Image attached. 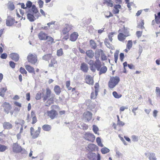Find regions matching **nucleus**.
Wrapping results in <instances>:
<instances>
[{
	"instance_id": "34",
	"label": "nucleus",
	"mask_w": 160,
	"mask_h": 160,
	"mask_svg": "<svg viewBox=\"0 0 160 160\" xmlns=\"http://www.w3.org/2000/svg\"><path fill=\"white\" fill-rule=\"evenodd\" d=\"M33 14L30 13L29 12H28L27 14L28 19L30 21L33 22L34 21L35 18L33 16Z\"/></svg>"
},
{
	"instance_id": "32",
	"label": "nucleus",
	"mask_w": 160,
	"mask_h": 160,
	"mask_svg": "<svg viewBox=\"0 0 160 160\" xmlns=\"http://www.w3.org/2000/svg\"><path fill=\"white\" fill-rule=\"evenodd\" d=\"M48 44H52L54 42L53 38L50 36L47 35V37L45 38V40Z\"/></svg>"
},
{
	"instance_id": "20",
	"label": "nucleus",
	"mask_w": 160,
	"mask_h": 160,
	"mask_svg": "<svg viewBox=\"0 0 160 160\" xmlns=\"http://www.w3.org/2000/svg\"><path fill=\"white\" fill-rule=\"evenodd\" d=\"M78 35L76 32H74L70 35V40L72 41H75L77 39Z\"/></svg>"
},
{
	"instance_id": "56",
	"label": "nucleus",
	"mask_w": 160,
	"mask_h": 160,
	"mask_svg": "<svg viewBox=\"0 0 160 160\" xmlns=\"http://www.w3.org/2000/svg\"><path fill=\"white\" fill-rule=\"evenodd\" d=\"M112 16H113V15L110 12H108L106 13L105 17L106 18H109L111 17Z\"/></svg>"
},
{
	"instance_id": "51",
	"label": "nucleus",
	"mask_w": 160,
	"mask_h": 160,
	"mask_svg": "<svg viewBox=\"0 0 160 160\" xmlns=\"http://www.w3.org/2000/svg\"><path fill=\"white\" fill-rule=\"evenodd\" d=\"M26 8H30L32 6V3L30 1H28L26 4Z\"/></svg>"
},
{
	"instance_id": "27",
	"label": "nucleus",
	"mask_w": 160,
	"mask_h": 160,
	"mask_svg": "<svg viewBox=\"0 0 160 160\" xmlns=\"http://www.w3.org/2000/svg\"><path fill=\"white\" fill-rule=\"evenodd\" d=\"M121 6L120 5H115L112 11L114 14H117L119 12V9L121 8Z\"/></svg>"
},
{
	"instance_id": "8",
	"label": "nucleus",
	"mask_w": 160,
	"mask_h": 160,
	"mask_svg": "<svg viewBox=\"0 0 160 160\" xmlns=\"http://www.w3.org/2000/svg\"><path fill=\"white\" fill-rule=\"evenodd\" d=\"M30 133L32 138L33 139H35L38 138L40 133L41 128L40 127H38V130L34 131V128L32 127L30 128Z\"/></svg>"
},
{
	"instance_id": "42",
	"label": "nucleus",
	"mask_w": 160,
	"mask_h": 160,
	"mask_svg": "<svg viewBox=\"0 0 160 160\" xmlns=\"http://www.w3.org/2000/svg\"><path fill=\"white\" fill-rule=\"evenodd\" d=\"M96 145L93 144H90L88 146V148L91 151H93Z\"/></svg>"
},
{
	"instance_id": "48",
	"label": "nucleus",
	"mask_w": 160,
	"mask_h": 160,
	"mask_svg": "<svg viewBox=\"0 0 160 160\" xmlns=\"http://www.w3.org/2000/svg\"><path fill=\"white\" fill-rule=\"evenodd\" d=\"M99 84L98 82H96L95 83L94 88L95 89V92H98L99 91Z\"/></svg>"
},
{
	"instance_id": "14",
	"label": "nucleus",
	"mask_w": 160,
	"mask_h": 160,
	"mask_svg": "<svg viewBox=\"0 0 160 160\" xmlns=\"http://www.w3.org/2000/svg\"><path fill=\"white\" fill-rule=\"evenodd\" d=\"M4 111L7 114L9 113L12 109V106L10 104L6 102H4L2 105Z\"/></svg>"
},
{
	"instance_id": "4",
	"label": "nucleus",
	"mask_w": 160,
	"mask_h": 160,
	"mask_svg": "<svg viewBox=\"0 0 160 160\" xmlns=\"http://www.w3.org/2000/svg\"><path fill=\"white\" fill-rule=\"evenodd\" d=\"M72 26L71 25L66 24L65 27L63 28L62 30L61 35L64 36L62 39L64 40H67L69 37V32L72 28Z\"/></svg>"
},
{
	"instance_id": "13",
	"label": "nucleus",
	"mask_w": 160,
	"mask_h": 160,
	"mask_svg": "<svg viewBox=\"0 0 160 160\" xmlns=\"http://www.w3.org/2000/svg\"><path fill=\"white\" fill-rule=\"evenodd\" d=\"M12 149L13 151L15 153L20 152L22 151V147L17 143H15L13 144Z\"/></svg>"
},
{
	"instance_id": "19",
	"label": "nucleus",
	"mask_w": 160,
	"mask_h": 160,
	"mask_svg": "<svg viewBox=\"0 0 160 160\" xmlns=\"http://www.w3.org/2000/svg\"><path fill=\"white\" fill-rule=\"evenodd\" d=\"M48 34L43 31H41L38 34V37L41 40H45Z\"/></svg>"
},
{
	"instance_id": "6",
	"label": "nucleus",
	"mask_w": 160,
	"mask_h": 160,
	"mask_svg": "<svg viewBox=\"0 0 160 160\" xmlns=\"http://www.w3.org/2000/svg\"><path fill=\"white\" fill-rule=\"evenodd\" d=\"M120 81L119 77L117 76L111 77L108 83V86L111 88H114Z\"/></svg>"
},
{
	"instance_id": "16",
	"label": "nucleus",
	"mask_w": 160,
	"mask_h": 160,
	"mask_svg": "<svg viewBox=\"0 0 160 160\" xmlns=\"http://www.w3.org/2000/svg\"><path fill=\"white\" fill-rule=\"evenodd\" d=\"M49 67H53L56 70L57 69L58 67V62L57 60L55 58H53L51 60L50 62L48 64Z\"/></svg>"
},
{
	"instance_id": "33",
	"label": "nucleus",
	"mask_w": 160,
	"mask_h": 160,
	"mask_svg": "<svg viewBox=\"0 0 160 160\" xmlns=\"http://www.w3.org/2000/svg\"><path fill=\"white\" fill-rule=\"evenodd\" d=\"M103 4L106 5L107 6L112 7L113 6V1L111 0H103Z\"/></svg>"
},
{
	"instance_id": "59",
	"label": "nucleus",
	"mask_w": 160,
	"mask_h": 160,
	"mask_svg": "<svg viewBox=\"0 0 160 160\" xmlns=\"http://www.w3.org/2000/svg\"><path fill=\"white\" fill-rule=\"evenodd\" d=\"M142 32L140 31H137L136 32V35L138 38L140 37L142 34Z\"/></svg>"
},
{
	"instance_id": "29",
	"label": "nucleus",
	"mask_w": 160,
	"mask_h": 160,
	"mask_svg": "<svg viewBox=\"0 0 160 160\" xmlns=\"http://www.w3.org/2000/svg\"><path fill=\"white\" fill-rule=\"evenodd\" d=\"M85 53L87 56L90 58H92L94 56V52L92 50L87 51Z\"/></svg>"
},
{
	"instance_id": "22",
	"label": "nucleus",
	"mask_w": 160,
	"mask_h": 160,
	"mask_svg": "<svg viewBox=\"0 0 160 160\" xmlns=\"http://www.w3.org/2000/svg\"><path fill=\"white\" fill-rule=\"evenodd\" d=\"M25 122L22 119H18V121L15 122V123L17 124H21V127L20 128L19 133H22V132L23 130V125L24 124Z\"/></svg>"
},
{
	"instance_id": "31",
	"label": "nucleus",
	"mask_w": 160,
	"mask_h": 160,
	"mask_svg": "<svg viewBox=\"0 0 160 160\" xmlns=\"http://www.w3.org/2000/svg\"><path fill=\"white\" fill-rule=\"evenodd\" d=\"M42 128L44 131L49 132L51 130L52 127L50 125L46 124L42 126Z\"/></svg>"
},
{
	"instance_id": "55",
	"label": "nucleus",
	"mask_w": 160,
	"mask_h": 160,
	"mask_svg": "<svg viewBox=\"0 0 160 160\" xmlns=\"http://www.w3.org/2000/svg\"><path fill=\"white\" fill-rule=\"evenodd\" d=\"M38 3L40 8H41L43 7L44 4V2L43 1L41 0H38Z\"/></svg>"
},
{
	"instance_id": "47",
	"label": "nucleus",
	"mask_w": 160,
	"mask_h": 160,
	"mask_svg": "<svg viewBox=\"0 0 160 160\" xmlns=\"http://www.w3.org/2000/svg\"><path fill=\"white\" fill-rule=\"evenodd\" d=\"M19 71L22 74H25V75L27 74V71L23 68H22V67H20L19 69Z\"/></svg>"
},
{
	"instance_id": "49",
	"label": "nucleus",
	"mask_w": 160,
	"mask_h": 160,
	"mask_svg": "<svg viewBox=\"0 0 160 160\" xmlns=\"http://www.w3.org/2000/svg\"><path fill=\"white\" fill-rule=\"evenodd\" d=\"M150 156L149 158L150 160H156V158L155 156V154L154 153H150Z\"/></svg>"
},
{
	"instance_id": "3",
	"label": "nucleus",
	"mask_w": 160,
	"mask_h": 160,
	"mask_svg": "<svg viewBox=\"0 0 160 160\" xmlns=\"http://www.w3.org/2000/svg\"><path fill=\"white\" fill-rule=\"evenodd\" d=\"M88 64L90 65L91 70L93 72L95 71L96 68L97 69V70L99 71V75L105 73L107 70V68L105 66H103L100 68L101 66L98 70V68L96 66L95 62H94V61L92 60H90L88 62Z\"/></svg>"
},
{
	"instance_id": "21",
	"label": "nucleus",
	"mask_w": 160,
	"mask_h": 160,
	"mask_svg": "<svg viewBox=\"0 0 160 160\" xmlns=\"http://www.w3.org/2000/svg\"><path fill=\"white\" fill-rule=\"evenodd\" d=\"M132 46V42L131 40H128L126 44V48L124 51L127 53L128 52L131 48Z\"/></svg>"
},
{
	"instance_id": "12",
	"label": "nucleus",
	"mask_w": 160,
	"mask_h": 160,
	"mask_svg": "<svg viewBox=\"0 0 160 160\" xmlns=\"http://www.w3.org/2000/svg\"><path fill=\"white\" fill-rule=\"evenodd\" d=\"M84 138L86 140L91 142H93L95 139L94 135L89 132H87L84 134Z\"/></svg>"
},
{
	"instance_id": "61",
	"label": "nucleus",
	"mask_w": 160,
	"mask_h": 160,
	"mask_svg": "<svg viewBox=\"0 0 160 160\" xmlns=\"http://www.w3.org/2000/svg\"><path fill=\"white\" fill-rule=\"evenodd\" d=\"M14 103L15 106L18 107L19 108H20L22 107L21 104L18 102L15 101L14 102Z\"/></svg>"
},
{
	"instance_id": "44",
	"label": "nucleus",
	"mask_w": 160,
	"mask_h": 160,
	"mask_svg": "<svg viewBox=\"0 0 160 160\" xmlns=\"http://www.w3.org/2000/svg\"><path fill=\"white\" fill-rule=\"evenodd\" d=\"M115 33L114 32H110L108 35V37L110 41L112 42V37H113L114 35L115 34Z\"/></svg>"
},
{
	"instance_id": "17",
	"label": "nucleus",
	"mask_w": 160,
	"mask_h": 160,
	"mask_svg": "<svg viewBox=\"0 0 160 160\" xmlns=\"http://www.w3.org/2000/svg\"><path fill=\"white\" fill-rule=\"evenodd\" d=\"M17 21H15L14 19L10 17H8L6 21V24L7 26H11L15 23H17Z\"/></svg>"
},
{
	"instance_id": "64",
	"label": "nucleus",
	"mask_w": 160,
	"mask_h": 160,
	"mask_svg": "<svg viewBox=\"0 0 160 160\" xmlns=\"http://www.w3.org/2000/svg\"><path fill=\"white\" fill-rule=\"evenodd\" d=\"M158 112L156 110H155L153 112V115L154 117L156 118Z\"/></svg>"
},
{
	"instance_id": "11",
	"label": "nucleus",
	"mask_w": 160,
	"mask_h": 160,
	"mask_svg": "<svg viewBox=\"0 0 160 160\" xmlns=\"http://www.w3.org/2000/svg\"><path fill=\"white\" fill-rule=\"evenodd\" d=\"M130 36L129 32H124V33H120L118 34V40L121 42H123L127 37Z\"/></svg>"
},
{
	"instance_id": "35",
	"label": "nucleus",
	"mask_w": 160,
	"mask_h": 160,
	"mask_svg": "<svg viewBox=\"0 0 160 160\" xmlns=\"http://www.w3.org/2000/svg\"><path fill=\"white\" fill-rule=\"evenodd\" d=\"M104 44L108 48L111 49L112 48L113 46L112 44L109 42L108 39L105 38L104 40Z\"/></svg>"
},
{
	"instance_id": "30",
	"label": "nucleus",
	"mask_w": 160,
	"mask_h": 160,
	"mask_svg": "<svg viewBox=\"0 0 160 160\" xmlns=\"http://www.w3.org/2000/svg\"><path fill=\"white\" fill-rule=\"evenodd\" d=\"M28 12L32 13V14H36L38 13V11L35 5H33L32 7V8L28 10Z\"/></svg>"
},
{
	"instance_id": "24",
	"label": "nucleus",
	"mask_w": 160,
	"mask_h": 160,
	"mask_svg": "<svg viewBox=\"0 0 160 160\" xmlns=\"http://www.w3.org/2000/svg\"><path fill=\"white\" fill-rule=\"evenodd\" d=\"M81 70L85 72H87L88 70V65L84 62L81 63L80 67Z\"/></svg>"
},
{
	"instance_id": "62",
	"label": "nucleus",
	"mask_w": 160,
	"mask_h": 160,
	"mask_svg": "<svg viewBox=\"0 0 160 160\" xmlns=\"http://www.w3.org/2000/svg\"><path fill=\"white\" fill-rule=\"evenodd\" d=\"M55 22V21H52L51 22H50L48 23H47V26H48L50 28V26L52 25H54Z\"/></svg>"
},
{
	"instance_id": "36",
	"label": "nucleus",
	"mask_w": 160,
	"mask_h": 160,
	"mask_svg": "<svg viewBox=\"0 0 160 160\" xmlns=\"http://www.w3.org/2000/svg\"><path fill=\"white\" fill-rule=\"evenodd\" d=\"M7 90V89L6 87L0 88V96L2 97H4L5 92Z\"/></svg>"
},
{
	"instance_id": "53",
	"label": "nucleus",
	"mask_w": 160,
	"mask_h": 160,
	"mask_svg": "<svg viewBox=\"0 0 160 160\" xmlns=\"http://www.w3.org/2000/svg\"><path fill=\"white\" fill-rule=\"evenodd\" d=\"M92 129L94 132L96 134L97 133V132L98 130V127L95 125H93L92 126Z\"/></svg>"
},
{
	"instance_id": "63",
	"label": "nucleus",
	"mask_w": 160,
	"mask_h": 160,
	"mask_svg": "<svg viewBox=\"0 0 160 160\" xmlns=\"http://www.w3.org/2000/svg\"><path fill=\"white\" fill-rule=\"evenodd\" d=\"M26 99L27 101H29L30 99V93H27L26 95Z\"/></svg>"
},
{
	"instance_id": "7",
	"label": "nucleus",
	"mask_w": 160,
	"mask_h": 160,
	"mask_svg": "<svg viewBox=\"0 0 160 160\" xmlns=\"http://www.w3.org/2000/svg\"><path fill=\"white\" fill-rule=\"evenodd\" d=\"M27 58L28 62L33 64H35L38 61L37 56L35 54L29 53Z\"/></svg>"
},
{
	"instance_id": "45",
	"label": "nucleus",
	"mask_w": 160,
	"mask_h": 160,
	"mask_svg": "<svg viewBox=\"0 0 160 160\" xmlns=\"http://www.w3.org/2000/svg\"><path fill=\"white\" fill-rule=\"evenodd\" d=\"M7 148L6 146L0 144V152H3Z\"/></svg>"
},
{
	"instance_id": "39",
	"label": "nucleus",
	"mask_w": 160,
	"mask_h": 160,
	"mask_svg": "<svg viewBox=\"0 0 160 160\" xmlns=\"http://www.w3.org/2000/svg\"><path fill=\"white\" fill-rule=\"evenodd\" d=\"M101 152L102 154H105L108 152L110 150L109 149L106 147H104L101 149Z\"/></svg>"
},
{
	"instance_id": "25",
	"label": "nucleus",
	"mask_w": 160,
	"mask_h": 160,
	"mask_svg": "<svg viewBox=\"0 0 160 160\" xmlns=\"http://www.w3.org/2000/svg\"><path fill=\"white\" fill-rule=\"evenodd\" d=\"M26 69L30 73H32L33 74H35L34 68L30 65H26L25 66Z\"/></svg>"
},
{
	"instance_id": "26",
	"label": "nucleus",
	"mask_w": 160,
	"mask_h": 160,
	"mask_svg": "<svg viewBox=\"0 0 160 160\" xmlns=\"http://www.w3.org/2000/svg\"><path fill=\"white\" fill-rule=\"evenodd\" d=\"M31 114L32 120V121L31 123L32 124H33L37 122V119L36 116L35 112L34 111H32L31 112Z\"/></svg>"
},
{
	"instance_id": "54",
	"label": "nucleus",
	"mask_w": 160,
	"mask_h": 160,
	"mask_svg": "<svg viewBox=\"0 0 160 160\" xmlns=\"http://www.w3.org/2000/svg\"><path fill=\"white\" fill-rule=\"evenodd\" d=\"M41 93L40 92H38L37 93L36 97L35 98L37 100H40L41 98Z\"/></svg>"
},
{
	"instance_id": "37",
	"label": "nucleus",
	"mask_w": 160,
	"mask_h": 160,
	"mask_svg": "<svg viewBox=\"0 0 160 160\" xmlns=\"http://www.w3.org/2000/svg\"><path fill=\"white\" fill-rule=\"evenodd\" d=\"M90 45L92 49H95L97 47V44L92 39L90 41Z\"/></svg>"
},
{
	"instance_id": "58",
	"label": "nucleus",
	"mask_w": 160,
	"mask_h": 160,
	"mask_svg": "<svg viewBox=\"0 0 160 160\" xmlns=\"http://www.w3.org/2000/svg\"><path fill=\"white\" fill-rule=\"evenodd\" d=\"M120 59L121 62H122L124 58V54L123 53H121L120 54Z\"/></svg>"
},
{
	"instance_id": "40",
	"label": "nucleus",
	"mask_w": 160,
	"mask_h": 160,
	"mask_svg": "<svg viewBox=\"0 0 160 160\" xmlns=\"http://www.w3.org/2000/svg\"><path fill=\"white\" fill-rule=\"evenodd\" d=\"M98 94V92H92L91 94L90 98L91 99H95L96 98Z\"/></svg>"
},
{
	"instance_id": "2",
	"label": "nucleus",
	"mask_w": 160,
	"mask_h": 160,
	"mask_svg": "<svg viewBox=\"0 0 160 160\" xmlns=\"http://www.w3.org/2000/svg\"><path fill=\"white\" fill-rule=\"evenodd\" d=\"M51 93L52 91L49 88H46L45 95L42 97L43 102H45L47 100L45 105L46 106H49L53 102L55 95L54 94H53V96L50 98Z\"/></svg>"
},
{
	"instance_id": "52",
	"label": "nucleus",
	"mask_w": 160,
	"mask_h": 160,
	"mask_svg": "<svg viewBox=\"0 0 160 160\" xmlns=\"http://www.w3.org/2000/svg\"><path fill=\"white\" fill-rule=\"evenodd\" d=\"M82 128L84 130H86L88 128V125L85 123H82L81 125Z\"/></svg>"
},
{
	"instance_id": "50",
	"label": "nucleus",
	"mask_w": 160,
	"mask_h": 160,
	"mask_svg": "<svg viewBox=\"0 0 160 160\" xmlns=\"http://www.w3.org/2000/svg\"><path fill=\"white\" fill-rule=\"evenodd\" d=\"M118 52H116L114 53V61L116 63L117 62V61L118 58Z\"/></svg>"
},
{
	"instance_id": "5",
	"label": "nucleus",
	"mask_w": 160,
	"mask_h": 160,
	"mask_svg": "<svg viewBox=\"0 0 160 160\" xmlns=\"http://www.w3.org/2000/svg\"><path fill=\"white\" fill-rule=\"evenodd\" d=\"M57 107V106L56 105H52L51 107V108L52 109L48 111L47 112V116L51 119H53L56 118L58 115V112L54 109Z\"/></svg>"
},
{
	"instance_id": "15",
	"label": "nucleus",
	"mask_w": 160,
	"mask_h": 160,
	"mask_svg": "<svg viewBox=\"0 0 160 160\" xmlns=\"http://www.w3.org/2000/svg\"><path fill=\"white\" fill-rule=\"evenodd\" d=\"M85 81L86 83L89 85H93L94 83L93 77L89 75L86 76L85 78Z\"/></svg>"
},
{
	"instance_id": "23",
	"label": "nucleus",
	"mask_w": 160,
	"mask_h": 160,
	"mask_svg": "<svg viewBox=\"0 0 160 160\" xmlns=\"http://www.w3.org/2000/svg\"><path fill=\"white\" fill-rule=\"evenodd\" d=\"M53 90L57 95H59L62 92V88L60 87L58 85L54 86Z\"/></svg>"
},
{
	"instance_id": "46",
	"label": "nucleus",
	"mask_w": 160,
	"mask_h": 160,
	"mask_svg": "<svg viewBox=\"0 0 160 160\" xmlns=\"http://www.w3.org/2000/svg\"><path fill=\"white\" fill-rule=\"evenodd\" d=\"M118 119L117 125L119 126L122 127V126H123L125 124L123 122H122L120 120L119 118V117L118 116Z\"/></svg>"
},
{
	"instance_id": "41",
	"label": "nucleus",
	"mask_w": 160,
	"mask_h": 160,
	"mask_svg": "<svg viewBox=\"0 0 160 160\" xmlns=\"http://www.w3.org/2000/svg\"><path fill=\"white\" fill-rule=\"evenodd\" d=\"M112 95L114 97L116 98H119L122 96L121 94L118 93L116 91H114L112 92Z\"/></svg>"
},
{
	"instance_id": "38",
	"label": "nucleus",
	"mask_w": 160,
	"mask_h": 160,
	"mask_svg": "<svg viewBox=\"0 0 160 160\" xmlns=\"http://www.w3.org/2000/svg\"><path fill=\"white\" fill-rule=\"evenodd\" d=\"M155 20L157 24L160 23V12L158 13V16L156 14H155Z\"/></svg>"
},
{
	"instance_id": "60",
	"label": "nucleus",
	"mask_w": 160,
	"mask_h": 160,
	"mask_svg": "<svg viewBox=\"0 0 160 160\" xmlns=\"http://www.w3.org/2000/svg\"><path fill=\"white\" fill-rule=\"evenodd\" d=\"M7 53H3L1 55L0 57L2 59H5L7 58Z\"/></svg>"
},
{
	"instance_id": "9",
	"label": "nucleus",
	"mask_w": 160,
	"mask_h": 160,
	"mask_svg": "<svg viewBox=\"0 0 160 160\" xmlns=\"http://www.w3.org/2000/svg\"><path fill=\"white\" fill-rule=\"evenodd\" d=\"M92 114L91 112L87 111L83 113L82 119L86 122H89L92 119Z\"/></svg>"
},
{
	"instance_id": "18",
	"label": "nucleus",
	"mask_w": 160,
	"mask_h": 160,
	"mask_svg": "<svg viewBox=\"0 0 160 160\" xmlns=\"http://www.w3.org/2000/svg\"><path fill=\"white\" fill-rule=\"evenodd\" d=\"M10 58L13 60L17 62H18L19 59V55L16 53L13 52L11 53L10 55Z\"/></svg>"
},
{
	"instance_id": "28",
	"label": "nucleus",
	"mask_w": 160,
	"mask_h": 160,
	"mask_svg": "<svg viewBox=\"0 0 160 160\" xmlns=\"http://www.w3.org/2000/svg\"><path fill=\"white\" fill-rule=\"evenodd\" d=\"M3 126L4 129H9L12 128V126L10 123L5 122L3 124Z\"/></svg>"
},
{
	"instance_id": "43",
	"label": "nucleus",
	"mask_w": 160,
	"mask_h": 160,
	"mask_svg": "<svg viewBox=\"0 0 160 160\" xmlns=\"http://www.w3.org/2000/svg\"><path fill=\"white\" fill-rule=\"evenodd\" d=\"M63 54V50L62 48L58 50L57 52V55L58 57H60Z\"/></svg>"
},
{
	"instance_id": "1",
	"label": "nucleus",
	"mask_w": 160,
	"mask_h": 160,
	"mask_svg": "<svg viewBox=\"0 0 160 160\" xmlns=\"http://www.w3.org/2000/svg\"><path fill=\"white\" fill-rule=\"evenodd\" d=\"M100 55H101V59L102 61L106 60L107 59L106 55L102 49H98L97 52H95V58L96 60L94 62H95L96 66L98 68V70L99 69V68L101 66V62L99 59Z\"/></svg>"
},
{
	"instance_id": "57",
	"label": "nucleus",
	"mask_w": 160,
	"mask_h": 160,
	"mask_svg": "<svg viewBox=\"0 0 160 160\" xmlns=\"http://www.w3.org/2000/svg\"><path fill=\"white\" fill-rule=\"evenodd\" d=\"M9 65L10 67L12 68H14L15 67V63L12 61L9 62Z\"/></svg>"
},
{
	"instance_id": "10",
	"label": "nucleus",
	"mask_w": 160,
	"mask_h": 160,
	"mask_svg": "<svg viewBox=\"0 0 160 160\" xmlns=\"http://www.w3.org/2000/svg\"><path fill=\"white\" fill-rule=\"evenodd\" d=\"M87 158L90 160H100V156L99 154L98 155L95 153L89 152L87 154Z\"/></svg>"
}]
</instances>
